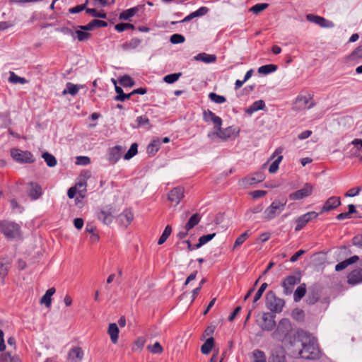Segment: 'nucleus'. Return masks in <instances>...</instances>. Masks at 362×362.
Wrapping results in <instances>:
<instances>
[{
	"mask_svg": "<svg viewBox=\"0 0 362 362\" xmlns=\"http://www.w3.org/2000/svg\"><path fill=\"white\" fill-rule=\"evenodd\" d=\"M291 351L293 357H300L305 359H315L319 356V349L313 341L303 342L299 335L293 334V340L290 341Z\"/></svg>",
	"mask_w": 362,
	"mask_h": 362,
	"instance_id": "f257e3e1",
	"label": "nucleus"
},
{
	"mask_svg": "<svg viewBox=\"0 0 362 362\" xmlns=\"http://www.w3.org/2000/svg\"><path fill=\"white\" fill-rule=\"evenodd\" d=\"M240 133V129L233 126H230L222 129L221 127L217 128L214 132L208 134V137L214 139L218 137L222 141H227L232 138H236Z\"/></svg>",
	"mask_w": 362,
	"mask_h": 362,
	"instance_id": "f03ea898",
	"label": "nucleus"
},
{
	"mask_svg": "<svg viewBox=\"0 0 362 362\" xmlns=\"http://www.w3.org/2000/svg\"><path fill=\"white\" fill-rule=\"evenodd\" d=\"M286 201L281 202L275 200L265 209L262 218L265 221H270L279 216L284 209Z\"/></svg>",
	"mask_w": 362,
	"mask_h": 362,
	"instance_id": "7ed1b4c3",
	"label": "nucleus"
},
{
	"mask_svg": "<svg viewBox=\"0 0 362 362\" xmlns=\"http://www.w3.org/2000/svg\"><path fill=\"white\" fill-rule=\"evenodd\" d=\"M266 300L267 307L272 312L281 313L282 311L285 302L283 299L276 297L273 291L267 292Z\"/></svg>",
	"mask_w": 362,
	"mask_h": 362,
	"instance_id": "20e7f679",
	"label": "nucleus"
},
{
	"mask_svg": "<svg viewBox=\"0 0 362 362\" xmlns=\"http://www.w3.org/2000/svg\"><path fill=\"white\" fill-rule=\"evenodd\" d=\"M0 230L8 238H16L20 236L19 226L12 222L0 221Z\"/></svg>",
	"mask_w": 362,
	"mask_h": 362,
	"instance_id": "39448f33",
	"label": "nucleus"
},
{
	"mask_svg": "<svg viewBox=\"0 0 362 362\" xmlns=\"http://www.w3.org/2000/svg\"><path fill=\"white\" fill-rule=\"evenodd\" d=\"M314 185L310 183H305L303 187L288 195L291 200H301L311 196L314 192Z\"/></svg>",
	"mask_w": 362,
	"mask_h": 362,
	"instance_id": "423d86ee",
	"label": "nucleus"
},
{
	"mask_svg": "<svg viewBox=\"0 0 362 362\" xmlns=\"http://www.w3.org/2000/svg\"><path fill=\"white\" fill-rule=\"evenodd\" d=\"M11 156L15 160L21 163H31L35 160L33 154L30 151H22L18 148L11 149Z\"/></svg>",
	"mask_w": 362,
	"mask_h": 362,
	"instance_id": "0eeeda50",
	"label": "nucleus"
},
{
	"mask_svg": "<svg viewBox=\"0 0 362 362\" xmlns=\"http://www.w3.org/2000/svg\"><path fill=\"white\" fill-rule=\"evenodd\" d=\"M264 180V176L262 173H257L254 175H250L238 181L240 187L246 189L250 186L259 183Z\"/></svg>",
	"mask_w": 362,
	"mask_h": 362,
	"instance_id": "6e6552de",
	"label": "nucleus"
},
{
	"mask_svg": "<svg viewBox=\"0 0 362 362\" xmlns=\"http://www.w3.org/2000/svg\"><path fill=\"white\" fill-rule=\"evenodd\" d=\"M319 216V214L315 211H309L305 213L300 216H298L295 220V223L296 224L295 230L299 231L303 229L308 223L310 221L316 219Z\"/></svg>",
	"mask_w": 362,
	"mask_h": 362,
	"instance_id": "1a4fd4ad",
	"label": "nucleus"
},
{
	"mask_svg": "<svg viewBox=\"0 0 362 362\" xmlns=\"http://www.w3.org/2000/svg\"><path fill=\"white\" fill-rule=\"evenodd\" d=\"M115 209L112 206H106L102 208L97 214L98 220L105 225H110L114 218L113 214Z\"/></svg>",
	"mask_w": 362,
	"mask_h": 362,
	"instance_id": "9d476101",
	"label": "nucleus"
},
{
	"mask_svg": "<svg viewBox=\"0 0 362 362\" xmlns=\"http://www.w3.org/2000/svg\"><path fill=\"white\" fill-rule=\"evenodd\" d=\"M185 197V188L176 187L172 189L168 194V199L173 204L177 205Z\"/></svg>",
	"mask_w": 362,
	"mask_h": 362,
	"instance_id": "9b49d317",
	"label": "nucleus"
},
{
	"mask_svg": "<svg viewBox=\"0 0 362 362\" xmlns=\"http://www.w3.org/2000/svg\"><path fill=\"white\" fill-rule=\"evenodd\" d=\"M341 205V199L339 197H329L321 208L320 214L332 211Z\"/></svg>",
	"mask_w": 362,
	"mask_h": 362,
	"instance_id": "f8f14e48",
	"label": "nucleus"
},
{
	"mask_svg": "<svg viewBox=\"0 0 362 362\" xmlns=\"http://www.w3.org/2000/svg\"><path fill=\"white\" fill-rule=\"evenodd\" d=\"M283 152V148L281 147L277 148L274 153L272 154L271 159H274L275 157L276 158L273 161L269 168V171L270 173H275L278 169L280 163L283 159V156L281 155Z\"/></svg>",
	"mask_w": 362,
	"mask_h": 362,
	"instance_id": "ddd939ff",
	"label": "nucleus"
},
{
	"mask_svg": "<svg viewBox=\"0 0 362 362\" xmlns=\"http://www.w3.org/2000/svg\"><path fill=\"white\" fill-rule=\"evenodd\" d=\"M204 119L205 122H211L214 124V129L216 130L222 125V119L220 117L216 115L212 111L207 110L203 113Z\"/></svg>",
	"mask_w": 362,
	"mask_h": 362,
	"instance_id": "4468645a",
	"label": "nucleus"
},
{
	"mask_svg": "<svg viewBox=\"0 0 362 362\" xmlns=\"http://www.w3.org/2000/svg\"><path fill=\"white\" fill-rule=\"evenodd\" d=\"M275 325L274 317L272 314L265 313L262 315V322L260 324L262 329L271 331L274 328Z\"/></svg>",
	"mask_w": 362,
	"mask_h": 362,
	"instance_id": "2eb2a0df",
	"label": "nucleus"
},
{
	"mask_svg": "<svg viewBox=\"0 0 362 362\" xmlns=\"http://www.w3.org/2000/svg\"><path fill=\"white\" fill-rule=\"evenodd\" d=\"M308 21L319 25L322 28H332L334 26L332 22L318 16L308 14L306 16Z\"/></svg>",
	"mask_w": 362,
	"mask_h": 362,
	"instance_id": "dca6fc26",
	"label": "nucleus"
},
{
	"mask_svg": "<svg viewBox=\"0 0 362 362\" xmlns=\"http://www.w3.org/2000/svg\"><path fill=\"white\" fill-rule=\"evenodd\" d=\"M123 148L121 146H115L109 149L107 158L112 164L116 163L121 158Z\"/></svg>",
	"mask_w": 362,
	"mask_h": 362,
	"instance_id": "f3484780",
	"label": "nucleus"
},
{
	"mask_svg": "<svg viewBox=\"0 0 362 362\" xmlns=\"http://www.w3.org/2000/svg\"><path fill=\"white\" fill-rule=\"evenodd\" d=\"M291 329V325L288 320L283 319L280 321L276 330L272 334L274 338H278L281 334H284Z\"/></svg>",
	"mask_w": 362,
	"mask_h": 362,
	"instance_id": "a211bd4d",
	"label": "nucleus"
},
{
	"mask_svg": "<svg viewBox=\"0 0 362 362\" xmlns=\"http://www.w3.org/2000/svg\"><path fill=\"white\" fill-rule=\"evenodd\" d=\"M28 189V195L33 199H37L42 195V188L40 185L35 182H30Z\"/></svg>",
	"mask_w": 362,
	"mask_h": 362,
	"instance_id": "6ab92c4d",
	"label": "nucleus"
},
{
	"mask_svg": "<svg viewBox=\"0 0 362 362\" xmlns=\"http://www.w3.org/2000/svg\"><path fill=\"white\" fill-rule=\"evenodd\" d=\"M351 144L353 145V148L351 149V156L358 157L362 162V140L356 139L351 142Z\"/></svg>",
	"mask_w": 362,
	"mask_h": 362,
	"instance_id": "aec40b11",
	"label": "nucleus"
},
{
	"mask_svg": "<svg viewBox=\"0 0 362 362\" xmlns=\"http://www.w3.org/2000/svg\"><path fill=\"white\" fill-rule=\"evenodd\" d=\"M134 219V214L131 210H124L119 216V222L124 226L127 227L131 224Z\"/></svg>",
	"mask_w": 362,
	"mask_h": 362,
	"instance_id": "412c9836",
	"label": "nucleus"
},
{
	"mask_svg": "<svg viewBox=\"0 0 362 362\" xmlns=\"http://www.w3.org/2000/svg\"><path fill=\"white\" fill-rule=\"evenodd\" d=\"M83 356V351L80 347L72 348L68 354V359L71 362L81 361Z\"/></svg>",
	"mask_w": 362,
	"mask_h": 362,
	"instance_id": "4be33fe9",
	"label": "nucleus"
},
{
	"mask_svg": "<svg viewBox=\"0 0 362 362\" xmlns=\"http://www.w3.org/2000/svg\"><path fill=\"white\" fill-rule=\"evenodd\" d=\"M348 282L351 284H356L362 282V269L353 270L348 276Z\"/></svg>",
	"mask_w": 362,
	"mask_h": 362,
	"instance_id": "5701e85b",
	"label": "nucleus"
},
{
	"mask_svg": "<svg viewBox=\"0 0 362 362\" xmlns=\"http://www.w3.org/2000/svg\"><path fill=\"white\" fill-rule=\"evenodd\" d=\"M107 333L113 344H117L119 339V329L116 323H110L108 326Z\"/></svg>",
	"mask_w": 362,
	"mask_h": 362,
	"instance_id": "b1692460",
	"label": "nucleus"
},
{
	"mask_svg": "<svg viewBox=\"0 0 362 362\" xmlns=\"http://www.w3.org/2000/svg\"><path fill=\"white\" fill-rule=\"evenodd\" d=\"M209 12V8L205 6L200 7L198 10L191 13L181 21L182 23H185L191 21L192 19L206 15Z\"/></svg>",
	"mask_w": 362,
	"mask_h": 362,
	"instance_id": "393cba45",
	"label": "nucleus"
},
{
	"mask_svg": "<svg viewBox=\"0 0 362 362\" xmlns=\"http://www.w3.org/2000/svg\"><path fill=\"white\" fill-rule=\"evenodd\" d=\"M54 287L49 288L45 294L41 298L40 303L45 305L47 308H49L52 303V296L55 293Z\"/></svg>",
	"mask_w": 362,
	"mask_h": 362,
	"instance_id": "a878e982",
	"label": "nucleus"
},
{
	"mask_svg": "<svg viewBox=\"0 0 362 362\" xmlns=\"http://www.w3.org/2000/svg\"><path fill=\"white\" fill-rule=\"evenodd\" d=\"M86 230L90 234V241L92 244L96 243L100 240V235L97 233L96 228L91 224L88 223Z\"/></svg>",
	"mask_w": 362,
	"mask_h": 362,
	"instance_id": "bb28decb",
	"label": "nucleus"
},
{
	"mask_svg": "<svg viewBox=\"0 0 362 362\" xmlns=\"http://www.w3.org/2000/svg\"><path fill=\"white\" fill-rule=\"evenodd\" d=\"M161 144V140L156 139L153 140L147 146V152L150 155H155L160 148Z\"/></svg>",
	"mask_w": 362,
	"mask_h": 362,
	"instance_id": "cd10ccee",
	"label": "nucleus"
},
{
	"mask_svg": "<svg viewBox=\"0 0 362 362\" xmlns=\"http://www.w3.org/2000/svg\"><path fill=\"white\" fill-rule=\"evenodd\" d=\"M201 220L200 215L199 214H193L189 219L188 220L187 223L185 226V230L187 231L190 230L192 228H193L196 225H197Z\"/></svg>",
	"mask_w": 362,
	"mask_h": 362,
	"instance_id": "c85d7f7f",
	"label": "nucleus"
},
{
	"mask_svg": "<svg viewBox=\"0 0 362 362\" xmlns=\"http://www.w3.org/2000/svg\"><path fill=\"white\" fill-rule=\"evenodd\" d=\"M297 279L293 276H289L286 278L283 282V286L286 290V293H290L292 291L293 286L296 284Z\"/></svg>",
	"mask_w": 362,
	"mask_h": 362,
	"instance_id": "c756f323",
	"label": "nucleus"
},
{
	"mask_svg": "<svg viewBox=\"0 0 362 362\" xmlns=\"http://www.w3.org/2000/svg\"><path fill=\"white\" fill-rule=\"evenodd\" d=\"M265 107V103L263 100H259L253 103V104L250 106L248 108L245 110V112L252 115L253 112L258 111L259 110L264 109Z\"/></svg>",
	"mask_w": 362,
	"mask_h": 362,
	"instance_id": "7c9ffc66",
	"label": "nucleus"
},
{
	"mask_svg": "<svg viewBox=\"0 0 362 362\" xmlns=\"http://www.w3.org/2000/svg\"><path fill=\"white\" fill-rule=\"evenodd\" d=\"M358 260V257L356 255L352 256L350 258L337 264L335 267L336 271H341L347 267L349 264L355 263Z\"/></svg>",
	"mask_w": 362,
	"mask_h": 362,
	"instance_id": "2f4dec72",
	"label": "nucleus"
},
{
	"mask_svg": "<svg viewBox=\"0 0 362 362\" xmlns=\"http://www.w3.org/2000/svg\"><path fill=\"white\" fill-rule=\"evenodd\" d=\"M362 59V45L356 48L348 57L349 62H358Z\"/></svg>",
	"mask_w": 362,
	"mask_h": 362,
	"instance_id": "473e14b6",
	"label": "nucleus"
},
{
	"mask_svg": "<svg viewBox=\"0 0 362 362\" xmlns=\"http://www.w3.org/2000/svg\"><path fill=\"white\" fill-rule=\"evenodd\" d=\"M196 60L202 61L205 63H213L216 61V57L214 54H208L206 53H201L195 57Z\"/></svg>",
	"mask_w": 362,
	"mask_h": 362,
	"instance_id": "72a5a7b5",
	"label": "nucleus"
},
{
	"mask_svg": "<svg viewBox=\"0 0 362 362\" xmlns=\"http://www.w3.org/2000/svg\"><path fill=\"white\" fill-rule=\"evenodd\" d=\"M252 358L253 362L267 361V358L264 352L259 349H255L252 352Z\"/></svg>",
	"mask_w": 362,
	"mask_h": 362,
	"instance_id": "f704fd0d",
	"label": "nucleus"
},
{
	"mask_svg": "<svg viewBox=\"0 0 362 362\" xmlns=\"http://www.w3.org/2000/svg\"><path fill=\"white\" fill-rule=\"evenodd\" d=\"M214 346V339L213 337L208 338L201 347V351L203 354H208L212 350Z\"/></svg>",
	"mask_w": 362,
	"mask_h": 362,
	"instance_id": "c9c22d12",
	"label": "nucleus"
},
{
	"mask_svg": "<svg viewBox=\"0 0 362 362\" xmlns=\"http://www.w3.org/2000/svg\"><path fill=\"white\" fill-rule=\"evenodd\" d=\"M139 10L138 6L131 8L122 12L119 15V18L122 20H129L133 17Z\"/></svg>",
	"mask_w": 362,
	"mask_h": 362,
	"instance_id": "e433bc0d",
	"label": "nucleus"
},
{
	"mask_svg": "<svg viewBox=\"0 0 362 362\" xmlns=\"http://www.w3.org/2000/svg\"><path fill=\"white\" fill-rule=\"evenodd\" d=\"M305 293L306 288L304 284L298 286L293 294L294 300L296 302L300 301L301 298L305 296Z\"/></svg>",
	"mask_w": 362,
	"mask_h": 362,
	"instance_id": "4c0bfd02",
	"label": "nucleus"
},
{
	"mask_svg": "<svg viewBox=\"0 0 362 362\" xmlns=\"http://www.w3.org/2000/svg\"><path fill=\"white\" fill-rule=\"evenodd\" d=\"M66 87V88L63 90L64 95L69 93L71 95H75L79 90V86L72 83H67Z\"/></svg>",
	"mask_w": 362,
	"mask_h": 362,
	"instance_id": "58836bf2",
	"label": "nucleus"
},
{
	"mask_svg": "<svg viewBox=\"0 0 362 362\" xmlns=\"http://www.w3.org/2000/svg\"><path fill=\"white\" fill-rule=\"evenodd\" d=\"M86 187L87 185L85 181L78 182L74 187L76 188V192L81 198H83L86 196Z\"/></svg>",
	"mask_w": 362,
	"mask_h": 362,
	"instance_id": "ea45409f",
	"label": "nucleus"
},
{
	"mask_svg": "<svg viewBox=\"0 0 362 362\" xmlns=\"http://www.w3.org/2000/svg\"><path fill=\"white\" fill-rule=\"evenodd\" d=\"M115 91L117 95L115 97V100L117 101H124L127 99H129L131 94H124L121 87L115 86Z\"/></svg>",
	"mask_w": 362,
	"mask_h": 362,
	"instance_id": "a19ab883",
	"label": "nucleus"
},
{
	"mask_svg": "<svg viewBox=\"0 0 362 362\" xmlns=\"http://www.w3.org/2000/svg\"><path fill=\"white\" fill-rule=\"evenodd\" d=\"M249 236L250 233L248 230L244 232L240 236H238L234 243L233 249L240 247L248 238Z\"/></svg>",
	"mask_w": 362,
	"mask_h": 362,
	"instance_id": "79ce46f5",
	"label": "nucleus"
},
{
	"mask_svg": "<svg viewBox=\"0 0 362 362\" xmlns=\"http://www.w3.org/2000/svg\"><path fill=\"white\" fill-rule=\"evenodd\" d=\"M8 81L12 83L25 84L28 83V81L25 78L17 76L14 72L10 73Z\"/></svg>",
	"mask_w": 362,
	"mask_h": 362,
	"instance_id": "37998d69",
	"label": "nucleus"
},
{
	"mask_svg": "<svg viewBox=\"0 0 362 362\" xmlns=\"http://www.w3.org/2000/svg\"><path fill=\"white\" fill-rule=\"evenodd\" d=\"M215 235H216V233H212V234H208V235H205L200 237L199 239V243L197 245H195V247L196 248L201 247L202 245H204V244H206V243H208L209 241L212 240L215 237Z\"/></svg>",
	"mask_w": 362,
	"mask_h": 362,
	"instance_id": "c03bdc74",
	"label": "nucleus"
},
{
	"mask_svg": "<svg viewBox=\"0 0 362 362\" xmlns=\"http://www.w3.org/2000/svg\"><path fill=\"white\" fill-rule=\"evenodd\" d=\"M171 233H172V228L170 226L168 225L165 227L164 231L163 232L161 236L160 237L158 244V245L163 244L167 240L168 237L170 235Z\"/></svg>",
	"mask_w": 362,
	"mask_h": 362,
	"instance_id": "a18cd8bd",
	"label": "nucleus"
},
{
	"mask_svg": "<svg viewBox=\"0 0 362 362\" xmlns=\"http://www.w3.org/2000/svg\"><path fill=\"white\" fill-rule=\"evenodd\" d=\"M42 158L45 159L47 165L49 167H54L57 164V160L54 156L49 153H44L42 154Z\"/></svg>",
	"mask_w": 362,
	"mask_h": 362,
	"instance_id": "49530a36",
	"label": "nucleus"
},
{
	"mask_svg": "<svg viewBox=\"0 0 362 362\" xmlns=\"http://www.w3.org/2000/svg\"><path fill=\"white\" fill-rule=\"evenodd\" d=\"M147 349L151 353L156 354H160L163 351V348L158 341L155 342L153 345H148Z\"/></svg>",
	"mask_w": 362,
	"mask_h": 362,
	"instance_id": "de8ad7c7",
	"label": "nucleus"
},
{
	"mask_svg": "<svg viewBox=\"0 0 362 362\" xmlns=\"http://www.w3.org/2000/svg\"><path fill=\"white\" fill-rule=\"evenodd\" d=\"M141 43V40L138 38H132L129 42H127L123 46L125 49H132L139 47Z\"/></svg>",
	"mask_w": 362,
	"mask_h": 362,
	"instance_id": "09e8293b",
	"label": "nucleus"
},
{
	"mask_svg": "<svg viewBox=\"0 0 362 362\" xmlns=\"http://www.w3.org/2000/svg\"><path fill=\"white\" fill-rule=\"evenodd\" d=\"M276 69V66L274 64L264 65L259 68L258 72L263 74L272 73Z\"/></svg>",
	"mask_w": 362,
	"mask_h": 362,
	"instance_id": "8fccbe9b",
	"label": "nucleus"
},
{
	"mask_svg": "<svg viewBox=\"0 0 362 362\" xmlns=\"http://www.w3.org/2000/svg\"><path fill=\"white\" fill-rule=\"evenodd\" d=\"M268 6H269V4H266V3L257 4L250 8V11H251L255 14H258L259 13L263 11L267 8H268Z\"/></svg>",
	"mask_w": 362,
	"mask_h": 362,
	"instance_id": "3c124183",
	"label": "nucleus"
},
{
	"mask_svg": "<svg viewBox=\"0 0 362 362\" xmlns=\"http://www.w3.org/2000/svg\"><path fill=\"white\" fill-rule=\"evenodd\" d=\"M182 73H175L168 74L163 78V81L167 83H173L179 79Z\"/></svg>",
	"mask_w": 362,
	"mask_h": 362,
	"instance_id": "603ef678",
	"label": "nucleus"
},
{
	"mask_svg": "<svg viewBox=\"0 0 362 362\" xmlns=\"http://www.w3.org/2000/svg\"><path fill=\"white\" fill-rule=\"evenodd\" d=\"M209 98L211 100L217 104H221L226 101V99L224 96L219 95L215 93H210Z\"/></svg>",
	"mask_w": 362,
	"mask_h": 362,
	"instance_id": "864d4df0",
	"label": "nucleus"
},
{
	"mask_svg": "<svg viewBox=\"0 0 362 362\" xmlns=\"http://www.w3.org/2000/svg\"><path fill=\"white\" fill-rule=\"evenodd\" d=\"M137 148L138 146L136 143L132 144L129 151L124 156V158L125 160H129L134 157L137 153Z\"/></svg>",
	"mask_w": 362,
	"mask_h": 362,
	"instance_id": "5fc2aeb1",
	"label": "nucleus"
},
{
	"mask_svg": "<svg viewBox=\"0 0 362 362\" xmlns=\"http://www.w3.org/2000/svg\"><path fill=\"white\" fill-rule=\"evenodd\" d=\"M115 28L118 32H123V31H124L126 30H129V29L134 30V25L131 23H122L117 24L115 26Z\"/></svg>",
	"mask_w": 362,
	"mask_h": 362,
	"instance_id": "6e6d98bb",
	"label": "nucleus"
},
{
	"mask_svg": "<svg viewBox=\"0 0 362 362\" xmlns=\"http://www.w3.org/2000/svg\"><path fill=\"white\" fill-rule=\"evenodd\" d=\"M86 13L94 17L106 18V13L103 11H98L95 8H87Z\"/></svg>",
	"mask_w": 362,
	"mask_h": 362,
	"instance_id": "4d7b16f0",
	"label": "nucleus"
},
{
	"mask_svg": "<svg viewBox=\"0 0 362 362\" xmlns=\"http://www.w3.org/2000/svg\"><path fill=\"white\" fill-rule=\"evenodd\" d=\"M268 285L267 283H263L261 286L259 287V288L258 289V291H257V293H255V296H254V299H253V303L255 304L257 300L259 299H260V298L262 297L263 293L264 292V291L266 290V288H267Z\"/></svg>",
	"mask_w": 362,
	"mask_h": 362,
	"instance_id": "13d9d810",
	"label": "nucleus"
},
{
	"mask_svg": "<svg viewBox=\"0 0 362 362\" xmlns=\"http://www.w3.org/2000/svg\"><path fill=\"white\" fill-rule=\"evenodd\" d=\"M119 82L121 85L124 87H132L134 84L133 79L127 75L122 76L120 78Z\"/></svg>",
	"mask_w": 362,
	"mask_h": 362,
	"instance_id": "bf43d9fd",
	"label": "nucleus"
},
{
	"mask_svg": "<svg viewBox=\"0 0 362 362\" xmlns=\"http://www.w3.org/2000/svg\"><path fill=\"white\" fill-rule=\"evenodd\" d=\"M291 315L295 320L300 321L304 318V312L301 309L296 308L292 311Z\"/></svg>",
	"mask_w": 362,
	"mask_h": 362,
	"instance_id": "052dcab7",
	"label": "nucleus"
},
{
	"mask_svg": "<svg viewBox=\"0 0 362 362\" xmlns=\"http://www.w3.org/2000/svg\"><path fill=\"white\" fill-rule=\"evenodd\" d=\"M170 42L173 44H180L185 42V38L183 35L180 34H173L170 37Z\"/></svg>",
	"mask_w": 362,
	"mask_h": 362,
	"instance_id": "680f3d73",
	"label": "nucleus"
},
{
	"mask_svg": "<svg viewBox=\"0 0 362 362\" xmlns=\"http://www.w3.org/2000/svg\"><path fill=\"white\" fill-rule=\"evenodd\" d=\"M76 34L79 41L86 40L90 37V33L85 30H76Z\"/></svg>",
	"mask_w": 362,
	"mask_h": 362,
	"instance_id": "e2e57ef3",
	"label": "nucleus"
},
{
	"mask_svg": "<svg viewBox=\"0 0 362 362\" xmlns=\"http://www.w3.org/2000/svg\"><path fill=\"white\" fill-rule=\"evenodd\" d=\"M362 187H354L349 189L344 194L346 197H352L358 195L361 191Z\"/></svg>",
	"mask_w": 362,
	"mask_h": 362,
	"instance_id": "0e129e2a",
	"label": "nucleus"
},
{
	"mask_svg": "<svg viewBox=\"0 0 362 362\" xmlns=\"http://www.w3.org/2000/svg\"><path fill=\"white\" fill-rule=\"evenodd\" d=\"M262 210H263L262 204H258V205L255 206L250 208V209H248L246 211L245 215L249 216L250 214H258V213H260Z\"/></svg>",
	"mask_w": 362,
	"mask_h": 362,
	"instance_id": "69168bd1",
	"label": "nucleus"
},
{
	"mask_svg": "<svg viewBox=\"0 0 362 362\" xmlns=\"http://www.w3.org/2000/svg\"><path fill=\"white\" fill-rule=\"evenodd\" d=\"M136 122L139 126L148 125V129L151 128L149 119L146 116H140L136 119Z\"/></svg>",
	"mask_w": 362,
	"mask_h": 362,
	"instance_id": "338daca9",
	"label": "nucleus"
},
{
	"mask_svg": "<svg viewBox=\"0 0 362 362\" xmlns=\"http://www.w3.org/2000/svg\"><path fill=\"white\" fill-rule=\"evenodd\" d=\"M267 192L264 190H255L250 193V195L253 199H258L266 195Z\"/></svg>",
	"mask_w": 362,
	"mask_h": 362,
	"instance_id": "774afa93",
	"label": "nucleus"
}]
</instances>
